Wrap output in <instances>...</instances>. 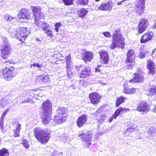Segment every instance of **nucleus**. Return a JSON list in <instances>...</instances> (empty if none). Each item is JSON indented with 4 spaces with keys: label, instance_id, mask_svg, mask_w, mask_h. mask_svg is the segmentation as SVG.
Segmentation results:
<instances>
[{
    "label": "nucleus",
    "instance_id": "f257e3e1",
    "mask_svg": "<svg viewBox=\"0 0 156 156\" xmlns=\"http://www.w3.org/2000/svg\"><path fill=\"white\" fill-rule=\"evenodd\" d=\"M31 9L34 16L35 24L38 27H41L44 31L48 28L49 27L48 24L39 20L40 19H42L44 16V14L41 12V9L39 6H31Z\"/></svg>",
    "mask_w": 156,
    "mask_h": 156
},
{
    "label": "nucleus",
    "instance_id": "f03ea898",
    "mask_svg": "<svg viewBox=\"0 0 156 156\" xmlns=\"http://www.w3.org/2000/svg\"><path fill=\"white\" fill-rule=\"evenodd\" d=\"M124 40L120 29L119 28L116 29L112 36V43L110 46V48L113 50L115 48L119 47L123 49L125 45Z\"/></svg>",
    "mask_w": 156,
    "mask_h": 156
},
{
    "label": "nucleus",
    "instance_id": "7ed1b4c3",
    "mask_svg": "<svg viewBox=\"0 0 156 156\" xmlns=\"http://www.w3.org/2000/svg\"><path fill=\"white\" fill-rule=\"evenodd\" d=\"M34 135L37 140L41 144H46L50 139V130L37 128L34 130Z\"/></svg>",
    "mask_w": 156,
    "mask_h": 156
},
{
    "label": "nucleus",
    "instance_id": "20e7f679",
    "mask_svg": "<svg viewBox=\"0 0 156 156\" xmlns=\"http://www.w3.org/2000/svg\"><path fill=\"white\" fill-rule=\"evenodd\" d=\"M42 107L43 110L42 112V121L44 124H48L50 122L51 119V104L49 101H47L43 103Z\"/></svg>",
    "mask_w": 156,
    "mask_h": 156
},
{
    "label": "nucleus",
    "instance_id": "39448f33",
    "mask_svg": "<svg viewBox=\"0 0 156 156\" xmlns=\"http://www.w3.org/2000/svg\"><path fill=\"white\" fill-rule=\"evenodd\" d=\"M2 41L1 45L0 56L3 59L6 60L11 51V47L6 37H2Z\"/></svg>",
    "mask_w": 156,
    "mask_h": 156
},
{
    "label": "nucleus",
    "instance_id": "423d86ee",
    "mask_svg": "<svg viewBox=\"0 0 156 156\" xmlns=\"http://www.w3.org/2000/svg\"><path fill=\"white\" fill-rule=\"evenodd\" d=\"M30 33V29L29 28L20 27L16 31L12 32V34L14 35L15 37L18 40L23 42L27 38Z\"/></svg>",
    "mask_w": 156,
    "mask_h": 156
},
{
    "label": "nucleus",
    "instance_id": "0eeeda50",
    "mask_svg": "<svg viewBox=\"0 0 156 156\" xmlns=\"http://www.w3.org/2000/svg\"><path fill=\"white\" fill-rule=\"evenodd\" d=\"M14 67L11 66L9 68L6 67L3 69L2 71L3 78L7 80H9L12 77L15 76L16 73L14 71Z\"/></svg>",
    "mask_w": 156,
    "mask_h": 156
},
{
    "label": "nucleus",
    "instance_id": "6e6552de",
    "mask_svg": "<svg viewBox=\"0 0 156 156\" xmlns=\"http://www.w3.org/2000/svg\"><path fill=\"white\" fill-rule=\"evenodd\" d=\"M81 140L85 143V147H89L91 144L92 134L91 132L88 131L87 130H84L81 135Z\"/></svg>",
    "mask_w": 156,
    "mask_h": 156
},
{
    "label": "nucleus",
    "instance_id": "1a4fd4ad",
    "mask_svg": "<svg viewBox=\"0 0 156 156\" xmlns=\"http://www.w3.org/2000/svg\"><path fill=\"white\" fill-rule=\"evenodd\" d=\"M146 0H136V11L141 15L144 12Z\"/></svg>",
    "mask_w": 156,
    "mask_h": 156
},
{
    "label": "nucleus",
    "instance_id": "9d476101",
    "mask_svg": "<svg viewBox=\"0 0 156 156\" xmlns=\"http://www.w3.org/2000/svg\"><path fill=\"white\" fill-rule=\"evenodd\" d=\"M149 25L148 20L146 18L142 19L139 22L138 26V30L140 34L142 33Z\"/></svg>",
    "mask_w": 156,
    "mask_h": 156
},
{
    "label": "nucleus",
    "instance_id": "9b49d317",
    "mask_svg": "<svg viewBox=\"0 0 156 156\" xmlns=\"http://www.w3.org/2000/svg\"><path fill=\"white\" fill-rule=\"evenodd\" d=\"M31 92L30 90H27L24 91L23 93V95H21L20 98H20V101L21 103H25L30 102L31 101Z\"/></svg>",
    "mask_w": 156,
    "mask_h": 156
},
{
    "label": "nucleus",
    "instance_id": "f8f14e48",
    "mask_svg": "<svg viewBox=\"0 0 156 156\" xmlns=\"http://www.w3.org/2000/svg\"><path fill=\"white\" fill-rule=\"evenodd\" d=\"M66 68L67 70V75L69 78H72L73 76V73L72 72V68L70 66V63L72 61L71 56L70 55L67 56L66 58Z\"/></svg>",
    "mask_w": 156,
    "mask_h": 156
},
{
    "label": "nucleus",
    "instance_id": "ddd939ff",
    "mask_svg": "<svg viewBox=\"0 0 156 156\" xmlns=\"http://www.w3.org/2000/svg\"><path fill=\"white\" fill-rule=\"evenodd\" d=\"M87 115L85 114H83L80 115L76 121V123L77 126L81 127L83 126L87 120Z\"/></svg>",
    "mask_w": 156,
    "mask_h": 156
},
{
    "label": "nucleus",
    "instance_id": "4468645a",
    "mask_svg": "<svg viewBox=\"0 0 156 156\" xmlns=\"http://www.w3.org/2000/svg\"><path fill=\"white\" fill-rule=\"evenodd\" d=\"M89 97L91 103L95 105L100 102L101 96L98 93H92L89 94Z\"/></svg>",
    "mask_w": 156,
    "mask_h": 156
},
{
    "label": "nucleus",
    "instance_id": "2eb2a0df",
    "mask_svg": "<svg viewBox=\"0 0 156 156\" xmlns=\"http://www.w3.org/2000/svg\"><path fill=\"white\" fill-rule=\"evenodd\" d=\"M83 53H82V58L85 62L87 63L89 62L92 60L93 58V54L92 52L87 51L85 50H83Z\"/></svg>",
    "mask_w": 156,
    "mask_h": 156
},
{
    "label": "nucleus",
    "instance_id": "dca6fc26",
    "mask_svg": "<svg viewBox=\"0 0 156 156\" xmlns=\"http://www.w3.org/2000/svg\"><path fill=\"white\" fill-rule=\"evenodd\" d=\"M153 33L152 32L148 31L144 34L142 36L140 39L141 43H145L150 40L153 36Z\"/></svg>",
    "mask_w": 156,
    "mask_h": 156
},
{
    "label": "nucleus",
    "instance_id": "f3484780",
    "mask_svg": "<svg viewBox=\"0 0 156 156\" xmlns=\"http://www.w3.org/2000/svg\"><path fill=\"white\" fill-rule=\"evenodd\" d=\"M149 108L148 107L147 104L144 102L140 101L137 105L136 110L140 112H145L148 111Z\"/></svg>",
    "mask_w": 156,
    "mask_h": 156
},
{
    "label": "nucleus",
    "instance_id": "a211bd4d",
    "mask_svg": "<svg viewBox=\"0 0 156 156\" xmlns=\"http://www.w3.org/2000/svg\"><path fill=\"white\" fill-rule=\"evenodd\" d=\"M19 18L25 19H29L30 18L29 11L27 9H22L18 14Z\"/></svg>",
    "mask_w": 156,
    "mask_h": 156
},
{
    "label": "nucleus",
    "instance_id": "6ab92c4d",
    "mask_svg": "<svg viewBox=\"0 0 156 156\" xmlns=\"http://www.w3.org/2000/svg\"><path fill=\"white\" fill-rule=\"evenodd\" d=\"M112 3L109 1L106 3H102L98 8L100 10L104 11L110 10L112 9Z\"/></svg>",
    "mask_w": 156,
    "mask_h": 156
},
{
    "label": "nucleus",
    "instance_id": "aec40b11",
    "mask_svg": "<svg viewBox=\"0 0 156 156\" xmlns=\"http://www.w3.org/2000/svg\"><path fill=\"white\" fill-rule=\"evenodd\" d=\"M147 68L148 69V73L151 75H153L154 73L155 64L151 60H148L147 61Z\"/></svg>",
    "mask_w": 156,
    "mask_h": 156
},
{
    "label": "nucleus",
    "instance_id": "412c9836",
    "mask_svg": "<svg viewBox=\"0 0 156 156\" xmlns=\"http://www.w3.org/2000/svg\"><path fill=\"white\" fill-rule=\"evenodd\" d=\"M135 76L133 79L130 80L129 81L131 83H138L141 82L144 79L143 76L140 74L136 73L134 74Z\"/></svg>",
    "mask_w": 156,
    "mask_h": 156
},
{
    "label": "nucleus",
    "instance_id": "4be33fe9",
    "mask_svg": "<svg viewBox=\"0 0 156 156\" xmlns=\"http://www.w3.org/2000/svg\"><path fill=\"white\" fill-rule=\"evenodd\" d=\"M101 58L103 60L104 63L107 64L108 61V53L105 51L102 50L99 52Z\"/></svg>",
    "mask_w": 156,
    "mask_h": 156
},
{
    "label": "nucleus",
    "instance_id": "5701e85b",
    "mask_svg": "<svg viewBox=\"0 0 156 156\" xmlns=\"http://www.w3.org/2000/svg\"><path fill=\"white\" fill-rule=\"evenodd\" d=\"M126 62H128L130 61H134L135 60V55L134 51L133 49L129 50L127 54Z\"/></svg>",
    "mask_w": 156,
    "mask_h": 156
},
{
    "label": "nucleus",
    "instance_id": "b1692460",
    "mask_svg": "<svg viewBox=\"0 0 156 156\" xmlns=\"http://www.w3.org/2000/svg\"><path fill=\"white\" fill-rule=\"evenodd\" d=\"M90 70L89 67H85L82 70L80 76V78H84L89 76Z\"/></svg>",
    "mask_w": 156,
    "mask_h": 156
},
{
    "label": "nucleus",
    "instance_id": "393cba45",
    "mask_svg": "<svg viewBox=\"0 0 156 156\" xmlns=\"http://www.w3.org/2000/svg\"><path fill=\"white\" fill-rule=\"evenodd\" d=\"M66 117L65 116L56 115L54 119V122L56 124H60L66 121Z\"/></svg>",
    "mask_w": 156,
    "mask_h": 156
},
{
    "label": "nucleus",
    "instance_id": "a878e982",
    "mask_svg": "<svg viewBox=\"0 0 156 156\" xmlns=\"http://www.w3.org/2000/svg\"><path fill=\"white\" fill-rule=\"evenodd\" d=\"M129 111V109L128 108H126L120 107L117 110H116L115 112L114 115H113V117L115 119L116 117L119 115V114L121 112H127Z\"/></svg>",
    "mask_w": 156,
    "mask_h": 156
},
{
    "label": "nucleus",
    "instance_id": "bb28decb",
    "mask_svg": "<svg viewBox=\"0 0 156 156\" xmlns=\"http://www.w3.org/2000/svg\"><path fill=\"white\" fill-rule=\"evenodd\" d=\"M60 139L64 143H68L70 140L69 135L68 133L63 134L60 136Z\"/></svg>",
    "mask_w": 156,
    "mask_h": 156
},
{
    "label": "nucleus",
    "instance_id": "cd10ccee",
    "mask_svg": "<svg viewBox=\"0 0 156 156\" xmlns=\"http://www.w3.org/2000/svg\"><path fill=\"white\" fill-rule=\"evenodd\" d=\"M21 125L18 124L16 127V129L14 130V136L18 137L20 136V131L21 129Z\"/></svg>",
    "mask_w": 156,
    "mask_h": 156
},
{
    "label": "nucleus",
    "instance_id": "c85d7f7f",
    "mask_svg": "<svg viewBox=\"0 0 156 156\" xmlns=\"http://www.w3.org/2000/svg\"><path fill=\"white\" fill-rule=\"evenodd\" d=\"M88 12L84 8L81 9L78 12L79 16L83 18L86 16Z\"/></svg>",
    "mask_w": 156,
    "mask_h": 156
},
{
    "label": "nucleus",
    "instance_id": "c756f323",
    "mask_svg": "<svg viewBox=\"0 0 156 156\" xmlns=\"http://www.w3.org/2000/svg\"><path fill=\"white\" fill-rule=\"evenodd\" d=\"M126 98L125 97L122 96L118 98L116 103V107H118L119 105L123 102L125 101Z\"/></svg>",
    "mask_w": 156,
    "mask_h": 156
},
{
    "label": "nucleus",
    "instance_id": "7c9ffc66",
    "mask_svg": "<svg viewBox=\"0 0 156 156\" xmlns=\"http://www.w3.org/2000/svg\"><path fill=\"white\" fill-rule=\"evenodd\" d=\"M126 84H124V93L126 94H133L135 92L136 89L134 88L130 89L125 87Z\"/></svg>",
    "mask_w": 156,
    "mask_h": 156
},
{
    "label": "nucleus",
    "instance_id": "2f4dec72",
    "mask_svg": "<svg viewBox=\"0 0 156 156\" xmlns=\"http://www.w3.org/2000/svg\"><path fill=\"white\" fill-rule=\"evenodd\" d=\"M66 112V109L64 107H59L57 110L56 113L59 115H63Z\"/></svg>",
    "mask_w": 156,
    "mask_h": 156
},
{
    "label": "nucleus",
    "instance_id": "473e14b6",
    "mask_svg": "<svg viewBox=\"0 0 156 156\" xmlns=\"http://www.w3.org/2000/svg\"><path fill=\"white\" fill-rule=\"evenodd\" d=\"M9 155L8 150L3 148L0 151V156H8Z\"/></svg>",
    "mask_w": 156,
    "mask_h": 156
},
{
    "label": "nucleus",
    "instance_id": "72a5a7b5",
    "mask_svg": "<svg viewBox=\"0 0 156 156\" xmlns=\"http://www.w3.org/2000/svg\"><path fill=\"white\" fill-rule=\"evenodd\" d=\"M148 95L149 96L156 95V87H151L149 91Z\"/></svg>",
    "mask_w": 156,
    "mask_h": 156
},
{
    "label": "nucleus",
    "instance_id": "f704fd0d",
    "mask_svg": "<svg viewBox=\"0 0 156 156\" xmlns=\"http://www.w3.org/2000/svg\"><path fill=\"white\" fill-rule=\"evenodd\" d=\"M127 64L126 65V68L128 69H132L135 65L134 61H130L128 62H126Z\"/></svg>",
    "mask_w": 156,
    "mask_h": 156
},
{
    "label": "nucleus",
    "instance_id": "c9c22d12",
    "mask_svg": "<svg viewBox=\"0 0 156 156\" xmlns=\"http://www.w3.org/2000/svg\"><path fill=\"white\" fill-rule=\"evenodd\" d=\"M74 1V0H62L64 5L66 6L73 4Z\"/></svg>",
    "mask_w": 156,
    "mask_h": 156
},
{
    "label": "nucleus",
    "instance_id": "e433bc0d",
    "mask_svg": "<svg viewBox=\"0 0 156 156\" xmlns=\"http://www.w3.org/2000/svg\"><path fill=\"white\" fill-rule=\"evenodd\" d=\"M40 79L42 80L44 83H46L49 81V79L48 76H45L44 75L40 76Z\"/></svg>",
    "mask_w": 156,
    "mask_h": 156
},
{
    "label": "nucleus",
    "instance_id": "4c0bfd02",
    "mask_svg": "<svg viewBox=\"0 0 156 156\" xmlns=\"http://www.w3.org/2000/svg\"><path fill=\"white\" fill-rule=\"evenodd\" d=\"M5 20L9 22L11 21L13 19V17L8 14H6L4 16Z\"/></svg>",
    "mask_w": 156,
    "mask_h": 156
},
{
    "label": "nucleus",
    "instance_id": "58836bf2",
    "mask_svg": "<svg viewBox=\"0 0 156 156\" xmlns=\"http://www.w3.org/2000/svg\"><path fill=\"white\" fill-rule=\"evenodd\" d=\"M88 2V0H78V4H79L83 5H87Z\"/></svg>",
    "mask_w": 156,
    "mask_h": 156
},
{
    "label": "nucleus",
    "instance_id": "ea45409f",
    "mask_svg": "<svg viewBox=\"0 0 156 156\" xmlns=\"http://www.w3.org/2000/svg\"><path fill=\"white\" fill-rule=\"evenodd\" d=\"M22 144L25 148H29V143L28 141L26 140H24L23 141Z\"/></svg>",
    "mask_w": 156,
    "mask_h": 156
},
{
    "label": "nucleus",
    "instance_id": "a19ab883",
    "mask_svg": "<svg viewBox=\"0 0 156 156\" xmlns=\"http://www.w3.org/2000/svg\"><path fill=\"white\" fill-rule=\"evenodd\" d=\"M61 26V24L60 23H57L55 25V30L56 32H58L59 28Z\"/></svg>",
    "mask_w": 156,
    "mask_h": 156
},
{
    "label": "nucleus",
    "instance_id": "79ce46f5",
    "mask_svg": "<svg viewBox=\"0 0 156 156\" xmlns=\"http://www.w3.org/2000/svg\"><path fill=\"white\" fill-rule=\"evenodd\" d=\"M103 34L106 37L110 38L111 37V35L110 32L108 31L104 32H103Z\"/></svg>",
    "mask_w": 156,
    "mask_h": 156
},
{
    "label": "nucleus",
    "instance_id": "37998d69",
    "mask_svg": "<svg viewBox=\"0 0 156 156\" xmlns=\"http://www.w3.org/2000/svg\"><path fill=\"white\" fill-rule=\"evenodd\" d=\"M44 31L45 33L47 34L49 36H52V34L51 31L50 30H48V28L45 30Z\"/></svg>",
    "mask_w": 156,
    "mask_h": 156
},
{
    "label": "nucleus",
    "instance_id": "c03bdc74",
    "mask_svg": "<svg viewBox=\"0 0 156 156\" xmlns=\"http://www.w3.org/2000/svg\"><path fill=\"white\" fill-rule=\"evenodd\" d=\"M138 56L139 58H143L146 56V55L143 53V52H142V51H141L140 52Z\"/></svg>",
    "mask_w": 156,
    "mask_h": 156
},
{
    "label": "nucleus",
    "instance_id": "a18cd8bd",
    "mask_svg": "<svg viewBox=\"0 0 156 156\" xmlns=\"http://www.w3.org/2000/svg\"><path fill=\"white\" fill-rule=\"evenodd\" d=\"M155 131V128H151L149 129V133H153Z\"/></svg>",
    "mask_w": 156,
    "mask_h": 156
},
{
    "label": "nucleus",
    "instance_id": "49530a36",
    "mask_svg": "<svg viewBox=\"0 0 156 156\" xmlns=\"http://www.w3.org/2000/svg\"><path fill=\"white\" fill-rule=\"evenodd\" d=\"M134 128L132 127L129 128L126 130V132H131L134 130Z\"/></svg>",
    "mask_w": 156,
    "mask_h": 156
},
{
    "label": "nucleus",
    "instance_id": "de8ad7c7",
    "mask_svg": "<svg viewBox=\"0 0 156 156\" xmlns=\"http://www.w3.org/2000/svg\"><path fill=\"white\" fill-rule=\"evenodd\" d=\"M9 111V109H7L6 110L5 112H3V113L2 114L1 116L4 117L5 116L6 114Z\"/></svg>",
    "mask_w": 156,
    "mask_h": 156
},
{
    "label": "nucleus",
    "instance_id": "09e8293b",
    "mask_svg": "<svg viewBox=\"0 0 156 156\" xmlns=\"http://www.w3.org/2000/svg\"><path fill=\"white\" fill-rule=\"evenodd\" d=\"M106 116L105 115L103 114L101 116V118L104 121L106 118Z\"/></svg>",
    "mask_w": 156,
    "mask_h": 156
},
{
    "label": "nucleus",
    "instance_id": "8fccbe9b",
    "mask_svg": "<svg viewBox=\"0 0 156 156\" xmlns=\"http://www.w3.org/2000/svg\"><path fill=\"white\" fill-rule=\"evenodd\" d=\"M103 120L101 119V118L100 119H99L98 120V125H100L103 122Z\"/></svg>",
    "mask_w": 156,
    "mask_h": 156
},
{
    "label": "nucleus",
    "instance_id": "3c124183",
    "mask_svg": "<svg viewBox=\"0 0 156 156\" xmlns=\"http://www.w3.org/2000/svg\"><path fill=\"white\" fill-rule=\"evenodd\" d=\"M33 65L34 66H37L39 68L41 67V65L38 63H34Z\"/></svg>",
    "mask_w": 156,
    "mask_h": 156
},
{
    "label": "nucleus",
    "instance_id": "603ef678",
    "mask_svg": "<svg viewBox=\"0 0 156 156\" xmlns=\"http://www.w3.org/2000/svg\"><path fill=\"white\" fill-rule=\"evenodd\" d=\"M125 1V0H123L122 1L119 2L117 3V5H121L123 2Z\"/></svg>",
    "mask_w": 156,
    "mask_h": 156
},
{
    "label": "nucleus",
    "instance_id": "864d4df0",
    "mask_svg": "<svg viewBox=\"0 0 156 156\" xmlns=\"http://www.w3.org/2000/svg\"><path fill=\"white\" fill-rule=\"evenodd\" d=\"M154 23L152 26V28L153 29H155L156 28V20H154Z\"/></svg>",
    "mask_w": 156,
    "mask_h": 156
},
{
    "label": "nucleus",
    "instance_id": "5fc2aeb1",
    "mask_svg": "<svg viewBox=\"0 0 156 156\" xmlns=\"http://www.w3.org/2000/svg\"><path fill=\"white\" fill-rule=\"evenodd\" d=\"M0 125L1 128H2L3 126V122H0Z\"/></svg>",
    "mask_w": 156,
    "mask_h": 156
},
{
    "label": "nucleus",
    "instance_id": "6e6d98bb",
    "mask_svg": "<svg viewBox=\"0 0 156 156\" xmlns=\"http://www.w3.org/2000/svg\"><path fill=\"white\" fill-rule=\"evenodd\" d=\"M100 71V70L99 69V68L97 67L95 69V72H99Z\"/></svg>",
    "mask_w": 156,
    "mask_h": 156
},
{
    "label": "nucleus",
    "instance_id": "4d7b16f0",
    "mask_svg": "<svg viewBox=\"0 0 156 156\" xmlns=\"http://www.w3.org/2000/svg\"><path fill=\"white\" fill-rule=\"evenodd\" d=\"M4 117L1 116V119L0 120V122H3V121L4 119Z\"/></svg>",
    "mask_w": 156,
    "mask_h": 156
},
{
    "label": "nucleus",
    "instance_id": "13d9d810",
    "mask_svg": "<svg viewBox=\"0 0 156 156\" xmlns=\"http://www.w3.org/2000/svg\"><path fill=\"white\" fill-rule=\"evenodd\" d=\"M153 111L154 112H156V105H155Z\"/></svg>",
    "mask_w": 156,
    "mask_h": 156
},
{
    "label": "nucleus",
    "instance_id": "bf43d9fd",
    "mask_svg": "<svg viewBox=\"0 0 156 156\" xmlns=\"http://www.w3.org/2000/svg\"><path fill=\"white\" fill-rule=\"evenodd\" d=\"M9 62V63H12V61L11 60H8V61H6L5 62Z\"/></svg>",
    "mask_w": 156,
    "mask_h": 156
},
{
    "label": "nucleus",
    "instance_id": "052dcab7",
    "mask_svg": "<svg viewBox=\"0 0 156 156\" xmlns=\"http://www.w3.org/2000/svg\"><path fill=\"white\" fill-rule=\"evenodd\" d=\"M71 87L73 89H75L76 88V87L73 85H72L71 86Z\"/></svg>",
    "mask_w": 156,
    "mask_h": 156
},
{
    "label": "nucleus",
    "instance_id": "680f3d73",
    "mask_svg": "<svg viewBox=\"0 0 156 156\" xmlns=\"http://www.w3.org/2000/svg\"><path fill=\"white\" fill-rule=\"evenodd\" d=\"M98 83H101V84H105L101 80H100V81H98Z\"/></svg>",
    "mask_w": 156,
    "mask_h": 156
},
{
    "label": "nucleus",
    "instance_id": "e2e57ef3",
    "mask_svg": "<svg viewBox=\"0 0 156 156\" xmlns=\"http://www.w3.org/2000/svg\"><path fill=\"white\" fill-rule=\"evenodd\" d=\"M101 108H99L98 109L97 111L96 112H99V111L101 110Z\"/></svg>",
    "mask_w": 156,
    "mask_h": 156
},
{
    "label": "nucleus",
    "instance_id": "0e129e2a",
    "mask_svg": "<svg viewBox=\"0 0 156 156\" xmlns=\"http://www.w3.org/2000/svg\"><path fill=\"white\" fill-rule=\"evenodd\" d=\"M112 120H113V118H110L109 119V122H111L112 121Z\"/></svg>",
    "mask_w": 156,
    "mask_h": 156
},
{
    "label": "nucleus",
    "instance_id": "69168bd1",
    "mask_svg": "<svg viewBox=\"0 0 156 156\" xmlns=\"http://www.w3.org/2000/svg\"><path fill=\"white\" fill-rule=\"evenodd\" d=\"M101 66V65H98L97 67H98V68H100V67Z\"/></svg>",
    "mask_w": 156,
    "mask_h": 156
},
{
    "label": "nucleus",
    "instance_id": "338daca9",
    "mask_svg": "<svg viewBox=\"0 0 156 156\" xmlns=\"http://www.w3.org/2000/svg\"><path fill=\"white\" fill-rule=\"evenodd\" d=\"M4 99H2V100H1V102H2L3 101H4Z\"/></svg>",
    "mask_w": 156,
    "mask_h": 156
},
{
    "label": "nucleus",
    "instance_id": "774afa93",
    "mask_svg": "<svg viewBox=\"0 0 156 156\" xmlns=\"http://www.w3.org/2000/svg\"><path fill=\"white\" fill-rule=\"evenodd\" d=\"M37 41H39V38H37Z\"/></svg>",
    "mask_w": 156,
    "mask_h": 156
}]
</instances>
